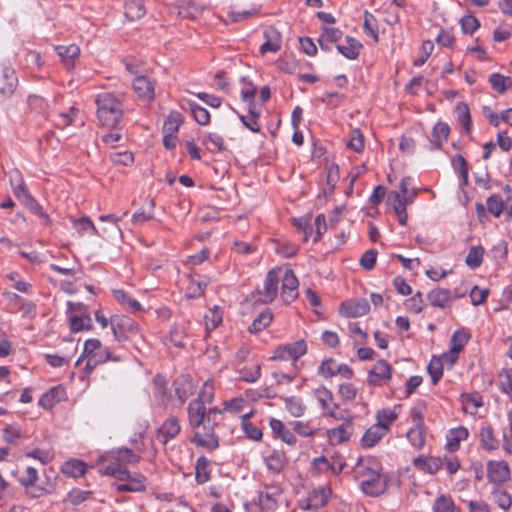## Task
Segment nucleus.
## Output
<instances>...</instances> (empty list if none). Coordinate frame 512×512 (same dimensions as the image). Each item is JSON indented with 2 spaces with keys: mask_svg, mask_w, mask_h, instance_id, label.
Returning <instances> with one entry per match:
<instances>
[{
  "mask_svg": "<svg viewBox=\"0 0 512 512\" xmlns=\"http://www.w3.org/2000/svg\"><path fill=\"white\" fill-rule=\"evenodd\" d=\"M97 117L107 127H116L123 117L122 102L109 92L100 93L96 98Z\"/></svg>",
  "mask_w": 512,
  "mask_h": 512,
  "instance_id": "obj_1",
  "label": "nucleus"
},
{
  "mask_svg": "<svg viewBox=\"0 0 512 512\" xmlns=\"http://www.w3.org/2000/svg\"><path fill=\"white\" fill-rule=\"evenodd\" d=\"M357 476L363 477L361 481L362 491L370 496H378L385 490V484L376 469L367 466V461L360 459L355 466Z\"/></svg>",
  "mask_w": 512,
  "mask_h": 512,
  "instance_id": "obj_2",
  "label": "nucleus"
},
{
  "mask_svg": "<svg viewBox=\"0 0 512 512\" xmlns=\"http://www.w3.org/2000/svg\"><path fill=\"white\" fill-rule=\"evenodd\" d=\"M111 329L118 342L129 340L139 333V324L125 315H114L110 319Z\"/></svg>",
  "mask_w": 512,
  "mask_h": 512,
  "instance_id": "obj_3",
  "label": "nucleus"
},
{
  "mask_svg": "<svg viewBox=\"0 0 512 512\" xmlns=\"http://www.w3.org/2000/svg\"><path fill=\"white\" fill-rule=\"evenodd\" d=\"M416 195V191L407 192V194H400L397 191H391L388 194V204L393 208L395 214L398 217L400 225L404 226L407 223V212L406 206L413 202Z\"/></svg>",
  "mask_w": 512,
  "mask_h": 512,
  "instance_id": "obj_4",
  "label": "nucleus"
},
{
  "mask_svg": "<svg viewBox=\"0 0 512 512\" xmlns=\"http://www.w3.org/2000/svg\"><path fill=\"white\" fill-rule=\"evenodd\" d=\"M205 5L196 0H181L170 5V13L183 19L196 20L205 10Z\"/></svg>",
  "mask_w": 512,
  "mask_h": 512,
  "instance_id": "obj_5",
  "label": "nucleus"
},
{
  "mask_svg": "<svg viewBox=\"0 0 512 512\" xmlns=\"http://www.w3.org/2000/svg\"><path fill=\"white\" fill-rule=\"evenodd\" d=\"M221 413L219 409L213 408L206 412L202 400H193L188 405L189 423L193 428H199L202 424L211 422V415Z\"/></svg>",
  "mask_w": 512,
  "mask_h": 512,
  "instance_id": "obj_6",
  "label": "nucleus"
},
{
  "mask_svg": "<svg viewBox=\"0 0 512 512\" xmlns=\"http://www.w3.org/2000/svg\"><path fill=\"white\" fill-rule=\"evenodd\" d=\"M281 274V267H275L268 271L264 281L263 289L258 290L260 301L262 303H271L276 298Z\"/></svg>",
  "mask_w": 512,
  "mask_h": 512,
  "instance_id": "obj_7",
  "label": "nucleus"
},
{
  "mask_svg": "<svg viewBox=\"0 0 512 512\" xmlns=\"http://www.w3.org/2000/svg\"><path fill=\"white\" fill-rule=\"evenodd\" d=\"M307 352L305 340L300 339L292 343L279 346L272 356L273 360H298Z\"/></svg>",
  "mask_w": 512,
  "mask_h": 512,
  "instance_id": "obj_8",
  "label": "nucleus"
},
{
  "mask_svg": "<svg viewBox=\"0 0 512 512\" xmlns=\"http://www.w3.org/2000/svg\"><path fill=\"white\" fill-rule=\"evenodd\" d=\"M280 281H282L281 297L286 304H289L298 296V279L295 276L293 270L282 268Z\"/></svg>",
  "mask_w": 512,
  "mask_h": 512,
  "instance_id": "obj_9",
  "label": "nucleus"
},
{
  "mask_svg": "<svg viewBox=\"0 0 512 512\" xmlns=\"http://www.w3.org/2000/svg\"><path fill=\"white\" fill-rule=\"evenodd\" d=\"M18 79L10 66L3 64L0 67V101L8 99L16 90Z\"/></svg>",
  "mask_w": 512,
  "mask_h": 512,
  "instance_id": "obj_10",
  "label": "nucleus"
},
{
  "mask_svg": "<svg viewBox=\"0 0 512 512\" xmlns=\"http://www.w3.org/2000/svg\"><path fill=\"white\" fill-rule=\"evenodd\" d=\"M487 477L490 482L500 486L510 478V469L506 461H489Z\"/></svg>",
  "mask_w": 512,
  "mask_h": 512,
  "instance_id": "obj_11",
  "label": "nucleus"
},
{
  "mask_svg": "<svg viewBox=\"0 0 512 512\" xmlns=\"http://www.w3.org/2000/svg\"><path fill=\"white\" fill-rule=\"evenodd\" d=\"M392 367L385 360H379L373 368L369 370L367 382L370 385L381 386L391 378Z\"/></svg>",
  "mask_w": 512,
  "mask_h": 512,
  "instance_id": "obj_12",
  "label": "nucleus"
},
{
  "mask_svg": "<svg viewBox=\"0 0 512 512\" xmlns=\"http://www.w3.org/2000/svg\"><path fill=\"white\" fill-rule=\"evenodd\" d=\"M370 310L368 301L364 298H359L342 303L340 313L348 318H357L366 315Z\"/></svg>",
  "mask_w": 512,
  "mask_h": 512,
  "instance_id": "obj_13",
  "label": "nucleus"
},
{
  "mask_svg": "<svg viewBox=\"0 0 512 512\" xmlns=\"http://www.w3.org/2000/svg\"><path fill=\"white\" fill-rule=\"evenodd\" d=\"M101 349V342L98 339H89L84 344V351L82 357H80L76 365H79L80 362L87 358L85 369L90 372L95 366L101 361V359H97L98 351Z\"/></svg>",
  "mask_w": 512,
  "mask_h": 512,
  "instance_id": "obj_14",
  "label": "nucleus"
},
{
  "mask_svg": "<svg viewBox=\"0 0 512 512\" xmlns=\"http://www.w3.org/2000/svg\"><path fill=\"white\" fill-rule=\"evenodd\" d=\"M457 360V356L443 354L440 358H433L428 367V373L431 376L432 383L436 385L443 375V365L447 363L452 367Z\"/></svg>",
  "mask_w": 512,
  "mask_h": 512,
  "instance_id": "obj_15",
  "label": "nucleus"
},
{
  "mask_svg": "<svg viewBox=\"0 0 512 512\" xmlns=\"http://www.w3.org/2000/svg\"><path fill=\"white\" fill-rule=\"evenodd\" d=\"M331 489L327 485L314 489L307 498L305 509L317 510L325 506L331 496Z\"/></svg>",
  "mask_w": 512,
  "mask_h": 512,
  "instance_id": "obj_16",
  "label": "nucleus"
},
{
  "mask_svg": "<svg viewBox=\"0 0 512 512\" xmlns=\"http://www.w3.org/2000/svg\"><path fill=\"white\" fill-rule=\"evenodd\" d=\"M146 478L138 473L131 474L129 472V477L126 479L120 480L123 483L116 485V490L119 492H141L146 489L145 486Z\"/></svg>",
  "mask_w": 512,
  "mask_h": 512,
  "instance_id": "obj_17",
  "label": "nucleus"
},
{
  "mask_svg": "<svg viewBox=\"0 0 512 512\" xmlns=\"http://www.w3.org/2000/svg\"><path fill=\"white\" fill-rule=\"evenodd\" d=\"M352 434V420H345L338 427L328 430V438L332 444L343 443L347 441Z\"/></svg>",
  "mask_w": 512,
  "mask_h": 512,
  "instance_id": "obj_18",
  "label": "nucleus"
},
{
  "mask_svg": "<svg viewBox=\"0 0 512 512\" xmlns=\"http://www.w3.org/2000/svg\"><path fill=\"white\" fill-rule=\"evenodd\" d=\"M265 42L260 47V53L277 52L281 48V34L275 27H268L264 32Z\"/></svg>",
  "mask_w": 512,
  "mask_h": 512,
  "instance_id": "obj_19",
  "label": "nucleus"
},
{
  "mask_svg": "<svg viewBox=\"0 0 512 512\" xmlns=\"http://www.w3.org/2000/svg\"><path fill=\"white\" fill-rule=\"evenodd\" d=\"M266 491L259 494V503L263 509H274L277 501L276 497L282 493V487L279 484L267 485Z\"/></svg>",
  "mask_w": 512,
  "mask_h": 512,
  "instance_id": "obj_20",
  "label": "nucleus"
},
{
  "mask_svg": "<svg viewBox=\"0 0 512 512\" xmlns=\"http://www.w3.org/2000/svg\"><path fill=\"white\" fill-rule=\"evenodd\" d=\"M180 432V424L177 417H169L158 429L159 440L166 444L169 439L174 438Z\"/></svg>",
  "mask_w": 512,
  "mask_h": 512,
  "instance_id": "obj_21",
  "label": "nucleus"
},
{
  "mask_svg": "<svg viewBox=\"0 0 512 512\" xmlns=\"http://www.w3.org/2000/svg\"><path fill=\"white\" fill-rule=\"evenodd\" d=\"M134 91L144 100H152L154 94V83L146 76H137L133 81Z\"/></svg>",
  "mask_w": 512,
  "mask_h": 512,
  "instance_id": "obj_22",
  "label": "nucleus"
},
{
  "mask_svg": "<svg viewBox=\"0 0 512 512\" xmlns=\"http://www.w3.org/2000/svg\"><path fill=\"white\" fill-rule=\"evenodd\" d=\"M414 466L422 472L435 474L443 465V461L439 457L419 456L413 461Z\"/></svg>",
  "mask_w": 512,
  "mask_h": 512,
  "instance_id": "obj_23",
  "label": "nucleus"
},
{
  "mask_svg": "<svg viewBox=\"0 0 512 512\" xmlns=\"http://www.w3.org/2000/svg\"><path fill=\"white\" fill-rule=\"evenodd\" d=\"M65 395L63 388L56 386L51 388L39 400V405L45 409H51L60 402Z\"/></svg>",
  "mask_w": 512,
  "mask_h": 512,
  "instance_id": "obj_24",
  "label": "nucleus"
},
{
  "mask_svg": "<svg viewBox=\"0 0 512 512\" xmlns=\"http://www.w3.org/2000/svg\"><path fill=\"white\" fill-rule=\"evenodd\" d=\"M270 427L273 431V433L279 437L283 442L289 444V445H295L296 444V437L294 434L285 427L282 421L278 419L272 418L270 420Z\"/></svg>",
  "mask_w": 512,
  "mask_h": 512,
  "instance_id": "obj_25",
  "label": "nucleus"
},
{
  "mask_svg": "<svg viewBox=\"0 0 512 512\" xmlns=\"http://www.w3.org/2000/svg\"><path fill=\"white\" fill-rule=\"evenodd\" d=\"M427 299L431 305L445 308L450 304L451 293L448 289L437 288L428 293Z\"/></svg>",
  "mask_w": 512,
  "mask_h": 512,
  "instance_id": "obj_26",
  "label": "nucleus"
},
{
  "mask_svg": "<svg viewBox=\"0 0 512 512\" xmlns=\"http://www.w3.org/2000/svg\"><path fill=\"white\" fill-rule=\"evenodd\" d=\"M146 14L144 0H128L125 5V16L130 21L142 18Z\"/></svg>",
  "mask_w": 512,
  "mask_h": 512,
  "instance_id": "obj_27",
  "label": "nucleus"
},
{
  "mask_svg": "<svg viewBox=\"0 0 512 512\" xmlns=\"http://www.w3.org/2000/svg\"><path fill=\"white\" fill-rule=\"evenodd\" d=\"M191 441L197 444L198 446L205 447L209 450H214L219 446V441L218 438L213 433V428H211L208 432L204 434H201L200 432H195Z\"/></svg>",
  "mask_w": 512,
  "mask_h": 512,
  "instance_id": "obj_28",
  "label": "nucleus"
},
{
  "mask_svg": "<svg viewBox=\"0 0 512 512\" xmlns=\"http://www.w3.org/2000/svg\"><path fill=\"white\" fill-rule=\"evenodd\" d=\"M56 51L68 69L73 67L74 60L78 58L80 53L79 47L74 44L57 46Z\"/></svg>",
  "mask_w": 512,
  "mask_h": 512,
  "instance_id": "obj_29",
  "label": "nucleus"
},
{
  "mask_svg": "<svg viewBox=\"0 0 512 512\" xmlns=\"http://www.w3.org/2000/svg\"><path fill=\"white\" fill-rule=\"evenodd\" d=\"M479 437L481 446L484 449L492 451L498 448L499 442L494 436L491 425L487 424L482 426L480 429Z\"/></svg>",
  "mask_w": 512,
  "mask_h": 512,
  "instance_id": "obj_30",
  "label": "nucleus"
},
{
  "mask_svg": "<svg viewBox=\"0 0 512 512\" xmlns=\"http://www.w3.org/2000/svg\"><path fill=\"white\" fill-rule=\"evenodd\" d=\"M433 512H461L460 508L457 507L449 495L441 494L439 495L433 505Z\"/></svg>",
  "mask_w": 512,
  "mask_h": 512,
  "instance_id": "obj_31",
  "label": "nucleus"
},
{
  "mask_svg": "<svg viewBox=\"0 0 512 512\" xmlns=\"http://www.w3.org/2000/svg\"><path fill=\"white\" fill-rule=\"evenodd\" d=\"M385 434L386 431L384 430L383 426L374 424L363 435L361 439L362 446H374Z\"/></svg>",
  "mask_w": 512,
  "mask_h": 512,
  "instance_id": "obj_32",
  "label": "nucleus"
},
{
  "mask_svg": "<svg viewBox=\"0 0 512 512\" xmlns=\"http://www.w3.org/2000/svg\"><path fill=\"white\" fill-rule=\"evenodd\" d=\"M337 50L346 58L354 60L358 57L362 44L354 38L347 37L345 45H336Z\"/></svg>",
  "mask_w": 512,
  "mask_h": 512,
  "instance_id": "obj_33",
  "label": "nucleus"
},
{
  "mask_svg": "<svg viewBox=\"0 0 512 512\" xmlns=\"http://www.w3.org/2000/svg\"><path fill=\"white\" fill-rule=\"evenodd\" d=\"M469 333L463 329L456 330L451 337L450 353L448 355L457 356L469 340Z\"/></svg>",
  "mask_w": 512,
  "mask_h": 512,
  "instance_id": "obj_34",
  "label": "nucleus"
},
{
  "mask_svg": "<svg viewBox=\"0 0 512 512\" xmlns=\"http://www.w3.org/2000/svg\"><path fill=\"white\" fill-rule=\"evenodd\" d=\"M24 488L25 494L28 497L32 499H37L45 495L52 494L55 491V484H53L50 481H47L45 484L42 485L33 484V486H26Z\"/></svg>",
  "mask_w": 512,
  "mask_h": 512,
  "instance_id": "obj_35",
  "label": "nucleus"
},
{
  "mask_svg": "<svg viewBox=\"0 0 512 512\" xmlns=\"http://www.w3.org/2000/svg\"><path fill=\"white\" fill-rule=\"evenodd\" d=\"M449 133L450 128L448 124L444 122L437 123L432 132V145H434L436 148H441L443 143L447 141Z\"/></svg>",
  "mask_w": 512,
  "mask_h": 512,
  "instance_id": "obj_36",
  "label": "nucleus"
},
{
  "mask_svg": "<svg viewBox=\"0 0 512 512\" xmlns=\"http://www.w3.org/2000/svg\"><path fill=\"white\" fill-rule=\"evenodd\" d=\"M456 114L459 123L462 125L465 132L469 134L472 129V120L468 105L465 102H458L456 104Z\"/></svg>",
  "mask_w": 512,
  "mask_h": 512,
  "instance_id": "obj_37",
  "label": "nucleus"
},
{
  "mask_svg": "<svg viewBox=\"0 0 512 512\" xmlns=\"http://www.w3.org/2000/svg\"><path fill=\"white\" fill-rule=\"evenodd\" d=\"M273 320V314L269 309L262 311L249 327V332L258 333L265 329Z\"/></svg>",
  "mask_w": 512,
  "mask_h": 512,
  "instance_id": "obj_38",
  "label": "nucleus"
},
{
  "mask_svg": "<svg viewBox=\"0 0 512 512\" xmlns=\"http://www.w3.org/2000/svg\"><path fill=\"white\" fill-rule=\"evenodd\" d=\"M209 279H196L194 276L189 277V285L186 295L188 298H197L204 293V289L208 285Z\"/></svg>",
  "mask_w": 512,
  "mask_h": 512,
  "instance_id": "obj_39",
  "label": "nucleus"
},
{
  "mask_svg": "<svg viewBox=\"0 0 512 512\" xmlns=\"http://www.w3.org/2000/svg\"><path fill=\"white\" fill-rule=\"evenodd\" d=\"M489 83L498 93H504L512 86L510 77L503 76L499 73H493L489 77Z\"/></svg>",
  "mask_w": 512,
  "mask_h": 512,
  "instance_id": "obj_40",
  "label": "nucleus"
},
{
  "mask_svg": "<svg viewBox=\"0 0 512 512\" xmlns=\"http://www.w3.org/2000/svg\"><path fill=\"white\" fill-rule=\"evenodd\" d=\"M285 457L278 451H273L265 458V464L268 470L274 473H280L284 468Z\"/></svg>",
  "mask_w": 512,
  "mask_h": 512,
  "instance_id": "obj_41",
  "label": "nucleus"
},
{
  "mask_svg": "<svg viewBox=\"0 0 512 512\" xmlns=\"http://www.w3.org/2000/svg\"><path fill=\"white\" fill-rule=\"evenodd\" d=\"M183 122L182 114L178 111H172L164 122L163 132L175 134Z\"/></svg>",
  "mask_w": 512,
  "mask_h": 512,
  "instance_id": "obj_42",
  "label": "nucleus"
},
{
  "mask_svg": "<svg viewBox=\"0 0 512 512\" xmlns=\"http://www.w3.org/2000/svg\"><path fill=\"white\" fill-rule=\"evenodd\" d=\"M484 248L480 245L472 246L466 256V264L472 269L478 268L483 261Z\"/></svg>",
  "mask_w": 512,
  "mask_h": 512,
  "instance_id": "obj_43",
  "label": "nucleus"
},
{
  "mask_svg": "<svg viewBox=\"0 0 512 512\" xmlns=\"http://www.w3.org/2000/svg\"><path fill=\"white\" fill-rule=\"evenodd\" d=\"M153 385H154V394L155 396L160 399V401L165 404L168 402V392H167V381L164 376L158 374L153 379Z\"/></svg>",
  "mask_w": 512,
  "mask_h": 512,
  "instance_id": "obj_44",
  "label": "nucleus"
},
{
  "mask_svg": "<svg viewBox=\"0 0 512 512\" xmlns=\"http://www.w3.org/2000/svg\"><path fill=\"white\" fill-rule=\"evenodd\" d=\"M113 294L119 303L126 306L131 311L135 312L141 310L140 303L137 300L131 298L130 295L126 293L124 290H114Z\"/></svg>",
  "mask_w": 512,
  "mask_h": 512,
  "instance_id": "obj_45",
  "label": "nucleus"
},
{
  "mask_svg": "<svg viewBox=\"0 0 512 512\" xmlns=\"http://www.w3.org/2000/svg\"><path fill=\"white\" fill-rule=\"evenodd\" d=\"M189 109L191 114L193 115V118L197 123L200 125H207L210 122V114L207 109L204 107L199 106L195 102L189 101L188 102Z\"/></svg>",
  "mask_w": 512,
  "mask_h": 512,
  "instance_id": "obj_46",
  "label": "nucleus"
},
{
  "mask_svg": "<svg viewBox=\"0 0 512 512\" xmlns=\"http://www.w3.org/2000/svg\"><path fill=\"white\" fill-rule=\"evenodd\" d=\"M86 472V464L79 460L67 461L63 466V473L72 477L83 476Z\"/></svg>",
  "mask_w": 512,
  "mask_h": 512,
  "instance_id": "obj_47",
  "label": "nucleus"
},
{
  "mask_svg": "<svg viewBox=\"0 0 512 512\" xmlns=\"http://www.w3.org/2000/svg\"><path fill=\"white\" fill-rule=\"evenodd\" d=\"M92 320L88 315L72 316L70 318V329L72 332L77 333L83 330H90Z\"/></svg>",
  "mask_w": 512,
  "mask_h": 512,
  "instance_id": "obj_48",
  "label": "nucleus"
},
{
  "mask_svg": "<svg viewBox=\"0 0 512 512\" xmlns=\"http://www.w3.org/2000/svg\"><path fill=\"white\" fill-rule=\"evenodd\" d=\"M363 29L365 33L371 36L376 43L379 41L376 18L368 11H365Z\"/></svg>",
  "mask_w": 512,
  "mask_h": 512,
  "instance_id": "obj_49",
  "label": "nucleus"
},
{
  "mask_svg": "<svg viewBox=\"0 0 512 512\" xmlns=\"http://www.w3.org/2000/svg\"><path fill=\"white\" fill-rule=\"evenodd\" d=\"M342 34V31L338 28L324 27L319 39L320 47L327 50L328 47L325 46L324 42H337L341 39Z\"/></svg>",
  "mask_w": 512,
  "mask_h": 512,
  "instance_id": "obj_50",
  "label": "nucleus"
},
{
  "mask_svg": "<svg viewBox=\"0 0 512 512\" xmlns=\"http://www.w3.org/2000/svg\"><path fill=\"white\" fill-rule=\"evenodd\" d=\"M407 438L414 447L421 448L425 443L423 425L416 424L413 428L409 429Z\"/></svg>",
  "mask_w": 512,
  "mask_h": 512,
  "instance_id": "obj_51",
  "label": "nucleus"
},
{
  "mask_svg": "<svg viewBox=\"0 0 512 512\" xmlns=\"http://www.w3.org/2000/svg\"><path fill=\"white\" fill-rule=\"evenodd\" d=\"M467 437H468V430L465 427L460 426L458 428L452 429L449 432L447 445L451 449L458 448L460 442L467 439Z\"/></svg>",
  "mask_w": 512,
  "mask_h": 512,
  "instance_id": "obj_52",
  "label": "nucleus"
},
{
  "mask_svg": "<svg viewBox=\"0 0 512 512\" xmlns=\"http://www.w3.org/2000/svg\"><path fill=\"white\" fill-rule=\"evenodd\" d=\"M285 407L288 412L294 417H300L305 412V405L302 400L296 397H289L284 399Z\"/></svg>",
  "mask_w": 512,
  "mask_h": 512,
  "instance_id": "obj_53",
  "label": "nucleus"
},
{
  "mask_svg": "<svg viewBox=\"0 0 512 512\" xmlns=\"http://www.w3.org/2000/svg\"><path fill=\"white\" fill-rule=\"evenodd\" d=\"M492 495L494 501L501 509L508 510L511 507L512 498L506 490L497 487L492 491Z\"/></svg>",
  "mask_w": 512,
  "mask_h": 512,
  "instance_id": "obj_54",
  "label": "nucleus"
},
{
  "mask_svg": "<svg viewBox=\"0 0 512 512\" xmlns=\"http://www.w3.org/2000/svg\"><path fill=\"white\" fill-rule=\"evenodd\" d=\"M195 477L199 484H204L210 479L208 460L206 458L200 457L197 460Z\"/></svg>",
  "mask_w": 512,
  "mask_h": 512,
  "instance_id": "obj_55",
  "label": "nucleus"
},
{
  "mask_svg": "<svg viewBox=\"0 0 512 512\" xmlns=\"http://www.w3.org/2000/svg\"><path fill=\"white\" fill-rule=\"evenodd\" d=\"M222 322V314L220 310L215 307L214 309L209 310V312L205 315V327L206 331L210 332L216 329Z\"/></svg>",
  "mask_w": 512,
  "mask_h": 512,
  "instance_id": "obj_56",
  "label": "nucleus"
},
{
  "mask_svg": "<svg viewBox=\"0 0 512 512\" xmlns=\"http://www.w3.org/2000/svg\"><path fill=\"white\" fill-rule=\"evenodd\" d=\"M72 222L74 228L78 231L80 235H83L88 229H90L93 234L99 235L97 228L94 226L91 219L87 216L81 217L79 219L72 218Z\"/></svg>",
  "mask_w": 512,
  "mask_h": 512,
  "instance_id": "obj_57",
  "label": "nucleus"
},
{
  "mask_svg": "<svg viewBox=\"0 0 512 512\" xmlns=\"http://www.w3.org/2000/svg\"><path fill=\"white\" fill-rule=\"evenodd\" d=\"M398 415L389 409H383L377 413V425L383 426L387 432L389 426L397 419Z\"/></svg>",
  "mask_w": 512,
  "mask_h": 512,
  "instance_id": "obj_58",
  "label": "nucleus"
},
{
  "mask_svg": "<svg viewBox=\"0 0 512 512\" xmlns=\"http://www.w3.org/2000/svg\"><path fill=\"white\" fill-rule=\"evenodd\" d=\"M261 376V367L255 364L251 367H244L240 371V378L245 382H255Z\"/></svg>",
  "mask_w": 512,
  "mask_h": 512,
  "instance_id": "obj_59",
  "label": "nucleus"
},
{
  "mask_svg": "<svg viewBox=\"0 0 512 512\" xmlns=\"http://www.w3.org/2000/svg\"><path fill=\"white\" fill-rule=\"evenodd\" d=\"M25 456L37 459L44 465L50 463L54 458V454L51 450H43L39 448H35L34 450L27 452Z\"/></svg>",
  "mask_w": 512,
  "mask_h": 512,
  "instance_id": "obj_60",
  "label": "nucleus"
},
{
  "mask_svg": "<svg viewBox=\"0 0 512 512\" xmlns=\"http://www.w3.org/2000/svg\"><path fill=\"white\" fill-rule=\"evenodd\" d=\"M313 393L321 404L322 409L327 410L329 402H331L333 399L332 392L325 386H319L318 388L314 389Z\"/></svg>",
  "mask_w": 512,
  "mask_h": 512,
  "instance_id": "obj_61",
  "label": "nucleus"
},
{
  "mask_svg": "<svg viewBox=\"0 0 512 512\" xmlns=\"http://www.w3.org/2000/svg\"><path fill=\"white\" fill-rule=\"evenodd\" d=\"M104 473L115 477L117 480H123L129 477V471L121 464H110L105 467Z\"/></svg>",
  "mask_w": 512,
  "mask_h": 512,
  "instance_id": "obj_62",
  "label": "nucleus"
},
{
  "mask_svg": "<svg viewBox=\"0 0 512 512\" xmlns=\"http://www.w3.org/2000/svg\"><path fill=\"white\" fill-rule=\"evenodd\" d=\"M461 28L465 34L474 33L480 26L478 19L472 15H466L461 18Z\"/></svg>",
  "mask_w": 512,
  "mask_h": 512,
  "instance_id": "obj_63",
  "label": "nucleus"
},
{
  "mask_svg": "<svg viewBox=\"0 0 512 512\" xmlns=\"http://www.w3.org/2000/svg\"><path fill=\"white\" fill-rule=\"evenodd\" d=\"M499 381L503 392L512 393V369L503 370L499 374Z\"/></svg>",
  "mask_w": 512,
  "mask_h": 512,
  "instance_id": "obj_64",
  "label": "nucleus"
}]
</instances>
